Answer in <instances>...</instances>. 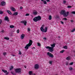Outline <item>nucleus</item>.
I'll return each mask as SVG.
<instances>
[{
    "label": "nucleus",
    "mask_w": 75,
    "mask_h": 75,
    "mask_svg": "<svg viewBox=\"0 0 75 75\" xmlns=\"http://www.w3.org/2000/svg\"><path fill=\"white\" fill-rule=\"evenodd\" d=\"M28 31H30V28H28Z\"/></svg>",
    "instance_id": "a18cd8bd"
},
{
    "label": "nucleus",
    "mask_w": 75,
    "mask_h": 75,
    "mask_svg": "<svg viewBox=\"0 0 75 75\" xmlns=\"http://www.w3.org/2000/svg\"><path fill=\"white\" fill-rule=\"evenodd\" d=\"M25 37V35L24 34H22L21 35V38L22 40H23Z\"/></svg>",
    "instance_id": "f8f14e48"
},
{
    "label": "nucleus",
    "mask_w": 75,
    "mask_h": 75,
    "mask_svg": "<svg viewBox=\"0 0 75 75\" xmlns=\"http://www.w3.org/2000/svg\"><path fill=\"white\" fill-rule=\"evenodd\" d=\"M67 8H72V6L69 5L67 6Z\"/></svg>",
    "instance_id": "473e14b6"
},
{
    "label": "nucleus",
    "mask_w": 75,
    "mask_h": 75,
    "mask_svg": "<svg viewBox=\"0 0 75 75\" xmlns=\"http://www.w3.org/2000/svg\"><path fill=\"white\" fill-rule=\"evenodd\" d=\"M49 63L50 64H52V61H50L49 62Z\"/></svg>",
    "instance_id": "c756f323"
},
{
    "label": "nucleus",
    "mask_w": 75,
    "mask_h": 75,
    "mask_svg": "<svg viewBox=\"0 0 75 75\" xmlns=\"http://www.w3.org/2000/svg\"><path fill=\"white\" fill-rule=\"evenodd\" d=\"M3 14V11H0V14Z\"/></svg>",
    "instance_id": "c85d7f7f"
},
{
    "label": "nucleus",
    "mask_w": 75,
    "mask_h": 75,
    "mask_svg": "<svg viewBox=\"0 0 75 75\" xmlns=\"http://www.w3.org/2000/svg\"><path fill=\"white\" fill-rule=\"evenodd\" d=\"M71 13L72 14H75V11H73L71 12Z\"/></svg>",
    "instance_id": "c9c22d12"
},
{
    "label": "nucleus",
    "mask_w": 75,
    "mask_h": 75,
    "mask_svg": "<svg viewBox=\"0 0 75 75\" xmlns=\"http://www.w3.org/2000/svg\"><path fill=\"white\" fill-rule=\"evenodd\" d=\"M63 4H65V3H66V1H63Z\"/></svg>",
    "instance_id": "e433bc0d"
},
{
    "label": "nucleus",
    "mask_w": 75,
    "mask_h": 75,
    "mask_svg": "<svg viewBox=\"0 0 75 75\" xmlns=\"http://www.w3.org/2000/svg\"><path fill=\"white\" fill-rule=\"evenodd\" d=\"M1 58H0V59H1Z\"/></svg>",
    "instance_id": "052dcab7"
},
{
    "label": "nucleus",
    "mask_w": 75,
    "mask_h": 75,
    "mask_svg": "<svg viewBox=\"0 0 75 75\" xmlns=\"http://www.w3.org/2000/svg\"><path fill=\"white\" fill-rule=\"evenodd\" d=\"M63 48L66 49H68V47L67 46H65L63 47Z\"/></svg>",
    "instance_id": "6ab92c4d"
},
{
    "label": "nucleus",
    "mask_w": 75,
    "mask_h": 75,
    "mask_svg": "<svg viewBox=\"0 0 75 75\" xmlns=\"http://www.w3.org/2000/svg\"><path fill=\"white\" fill-rule=\"evenodd\" d=\"M25 16H29V14H26Z\"/></svg>",
    "instance_id": "de8ad7c7"
},
{
    "label": "nucleus",
    "mask_w": 75,
    "mask_h": 75,
    "mask_svg": "<svg viewBox=\"0 0 75 75\" xmlns=\"http://www.w3.org/2000/svg\"><path fill=\"white\" fill-rule=\"evenodd\" d=\"M47 55L49 56L50 57H51V58H53L54 57V56L53 54H52L50 52H48L47 53Z\"/></svg>",
    "instance_id": "0eeeda50"
},
{
    "label": "nucleus",
    "mask_w": 75,
    "mask_h": 75,
    "mask_svg": "<svg viewBox=\"0 0 75 75\" xmlns=\"http://www.w3.org/2000/svg\"><path fill=\"white\" fill-rule=\"evenodd\" d=\"M51 19H52V16H51L50 15L49 17V19L50 20Z\"/></svg>",
    "instance_id": "aec40b11"
},
{
    "label": "nucleus",
    "mask_w": 75,
    "mask_h": 75,
    "mask_svg": "<svg viewBox=\"0 0 75 75\" xmlns=\"http://www.w3.org/2000/svg\"><path fill=\"white\" fill-rule=\"evenodd\" d=\"M71 23H73V22H74V21L71 20Z\"/></svg>",
    "instance_id": "8fccbe9b"
},
{
    "label": "nucleus",
    "mask_w": 75,
    "mask_h": 75,
    "mask_svg": "<svg viewBox=\"0 0 75 75\" xmlns=\"http://www.w3.org/2000/svg\"><path fill=\"white\" fill-rule=\"evenodd\" d=\"M58 38H60V37L59 36V37H58Z\"/></svg>",
    "instance_id": "13d9d810"
},
{
    "label": "nucleus",
    "mask_w": 75,
    "mask_h": 75,
    "mask_svg": "<svg viewBox=\"0 0 75 75\" xmlns=\"http://www.w3.org/2000/svg\"><path fill=\"white\" fill-rule=\"evenodd\" d=\"M44 0H41V1H43Z\"/></svg>",
    "instance_id": "4d7b16f0"
},
{
    "label": "nucleus",
    "mask_w": 75,
    "mask_h": 75,
    "mask_svg": "<svg viewBox=\"0 0 75 75\" xmlns=\"http://www.w3.org/2000/svg\"><path fill=\"white\" fill-rule=\"evenodd\" d=\"M13 67L12 66H11V67H10V70H12V69H13Z\"/></svg>",
    "instance_id": "5701e85b"
},
{
    "label": "nucleus",
    "mask_w": 75,
    "mask_h": 75,
    "mask_svg": "<svg viewBox=\"0 0 75 75\" xmlns=\"http://www.w3.org/2000/svg\"><path fill=\"white\" fill-rule=\"evenodd\" d=\"M21 23H23V24H24L25 25H26L27 24V22L25 21H21Z\"/></svg>",
    "instance_id": "9d476101"
},
{
    "label": "nucleus",
    "mask_w": 75,
    "mask_h": 75,
    "mask_svg": "<svg viewBox=\"0 0 75 75\" xmlns=\"http://www.w3.org/2000/svg\"><path fill=\"white\" fill-rule=\"evenodd\" d=\"M32 73H33L32 72V71H30L29 72V75H31V74H32Z\"/></svg>",
    "instance_id": "412c9836"
},
{
    "label": "nucleus",
    "mask_w": 75,
    "mask_h": 75,
    "mask_svg": "<svg viewBox=\"0 0 75 75\" xmlns=\"http://www.w3.org/2000/svg\"><path fill=\"white\" fill-rule=\"evenodd\" d=\"M41 20V17L40 16H38L37 17H35L33 19V20L35 21V22H37L38 21H40Z\"/></svg>",
    "instance_id": "20e7f679"
},
{
    "label": "nucleus",
    "mask_w": 75,
    "mask_h": 75,
    "mask_svg": "<svg viewBox=\"0 0 75 75\" xmlns=\"http://www.w3.org/2000/svg\"><path fill=\"white\" fill-rule=\"evenodd\" d=\"M7 54L6 52H4L3 53V55H4V56H5Z\"/></svg>",
    "instance_id": "cd10ccee"
},
{
    "label": "nucleus",
    "mask_w": 75,
    "mask_h": 75,
    "mask_svg": "<svg viewBox=\"0 0 75 75\" xmlns=\"http://www.w3.org/2000/svg\"><path fill=\"white\" fill-rule=\"evenodd\" d=\"M15 71L16 73H20L21 72V69L20 68L16 69Z\"/></svg>",
    "instance_id": "423d86ee"
},
{
    "label": "nucleus",
    "mask_w": 75,
    "mask_h": 75,
    "mask_svg": "<svg viewBox=\"0 0 75 75\" xmlns=\"http://www.w3.org/2000/svg\"><path fill=\"white\" fill-rule=\"evenodd\" d=\"M14 26L13 25H11L10 26V28H14Z\"/></svg>",
    "instance_id": "4be33fe9"
},
{
    "label": "nucleus",
    "mask_w": 75,
    "mask_h": 75,
    "mask_svg": "<svg viewBox=\"0 0 75 75\" xmlns=\"http://www.w3.org/2000/svg\"><path fill=\"white\" fill-rule=\"evenodd\" d=\"M1 4L2 6H4L6 5V2L4 1H3L1 2Z\"/></svg>",
    "instance_id": "9b49d317"
},
{
    "label": "nucleus",
    "mask_w": 75,
    "mask_h": 75,
    "mask_svg": "<svg viewBox=\"0 0 75 75\" xmlns=\"http://www.w3.org/2000/svg\"><path fill=\"white\" fill-rule=\"evenodd\" d=\"M72 69H73L72 67H70L69 68V71H71V70H72Z\"/></svg>",
    "instance_id": "f704fd0d"
},
{
    "label": "nucleus",
    "mask_w": 75,
    "mask_h": 75,
    "mask_svg": "<svg viewBox=\"0 0 75 75\" xmlns=\"http://www.w3.org/2000/svg\"><path fill=\"white\" fill-rule=\"evenodd\" d=\"M23 7L22 6H21L20 7V9L22 10V9H23Z\"/></svg>",
    "instance_id": "ea45409f"
},
{
    "label": "nucleus",
    "mask_w": 75,
    "mask_h": 75,
    "mask_svg": "<svg viewBox=\"0 0 75 75\" xmlns=\"http://www.w3.org/2000/svg\"><path fill=\"white\" fill-rule=\"evenodd\" d=\"M34 48L35 49V47H33V49H34Z\"/></svg>",
    "instance_id": "864d4df0"
},
{
    "label": "nucleus",
    "mask_w": 75,
    "mask_h": 75,
    "mask_svg": "<svg viewBox=\"0 0 75 75\" xmlns=\"http://www.w3.org/2000/svg\"><path fill=\"white\" fill-rule=\"evenodd\" d=\"M7 12L9 14H10V15H11V14H12V13H11V11H10L9 10H7Z\"/></svg>",
    "instance_id": "4468645a"
},
{
    "label": "nucleus",
    "mask_w": 75,
    "mask_h": 75,
    "mask_svg": "<svg viewBox=\"0 0 75 75\" xmlns=\"http://www.w3.org/2000/svg\"><path fill=\"white\" fill-rule=\"evenodd\" d=\"M1 32H2V33H4V30H2Z\"/></svg>",
    "instance_id": "09e8293b"
},
{
    "label": "nucleus",
    "mask_w": 75,
    "mask_h": 75,
    "mask_svg": "<svg viewBox=\"0 0 75 75\" xmlns=\"http://www.w3.org/2000/svg\"><path fill=\"white\" fill-rule=\"evenodd\" d=\"M44 40H47V38H43Z\"/></svg>",
    "instance_id": "3c124183"
},
{
    "label": "nucleus",
    "mask_w": 75,
    "mask_h": 75,
    "mask_svg": "<svg viewBox=\"0 0 75 75\" xmlns=\"http://www.w3.org/2000/svg\"><path fill=\"white\" fill-rule=\"evenodd\" d=\"M12 56H13V57H14V56H15V55H14V54H13V55H12Z\"/></svg>",
    "instance_id": "5fc2aeb1"
},
{
    "label": "nucleus",
    "mask_w": 75,
    "mask_h": 75,
    "mask_svg": "<svg viewBox=\"0 0 75 75\" xmlns=\"http://www.w3.org/2000/svg\"><path fill=\"white\" fill-rule=\"evenodd\" d=\"M5 20L6 21H7L8 22L10 21V20H9V18H8V17L7 16H6L5 18Z\"/></svg>",
    "instance_id": "6e6552de"
},
{
    "label": "nucleus",
    "mask_w": 75,
    "mask_h": 75,
    "mask_svg": "<svg viewBox=\"0 0 75 75\" xmlns=\"http://www.w3.org/2000/svg\"><path fill=\"white\" fill-rule=\"evenodd\" d=\"M75 31V28L73 30H71V33H74V32Z\"/></svg>",
    "instance_id": "b1692460"
},
{
    "label": "nucleus",
    "mask_w": 75,
    "mask_h": 75,
    "mask_svg": "<svg viewBox=\"0 0 75 75\" xmlns=\"http://www.w3.org/2000/svg\"><path fill=\"white\" fill-rule=\"evenodd\" d=\"M69 12L67 11L66 12L65 10H62L61 11L60 13V14H61V15H63V16H64V17H67V16H68L69 15Z\"/></svg>",
    "instance_id": "f257e3e1"
},
{
    "label": "nucleus",
    "mask_w": 75,
    "mask_h": 75,
    "mask_svg": "<svg viewBox=\"0 0 75 75\" xmlns=\"http://www.w3.org/2000/svg\"><path fill=\"white\" fill-rule=\"evenodd\" d=\"M74 56H75V54Z\"/></svg>",
    "instance_id": "e2e57ef3"
},
{
    "label": "nucleus",
    "mask_w": 75,
    "mask_h": 75,
    "mask_svg": "<svg viewBox=\"0 0 75 75\" xmlns=\"http://www.w3.org/2000/svg\"><path fill=\"white\" fill-rule=\"evenodd\" d=\"M6 75H8V74L9 73V72H7H7H6Z\"/></svg>",
    "instance_id": "37998d69"
},
{
    "label": "nucleus",
    "mask_w": 75,
    "mask_h": 75,
    "mask_svg": "<svg viewBox=\"0 0 75 75\" xmlns=\"http://www.w3.org/2000/svg\"><path fill=\"white\" fill-rule=\"evenodd\" d=\"M66 65H68V62H67V63H66Z\"/></svg>",
    "instance_id": "603ef678"
},
{
    "label": "nucleus",
    "mask_w": 75,
    "mask_h": 75,
    "mask_svg": "<svg viewBox=\"0 0 75 75\" xmlns=\"http://www.w3.org/2000/svg\"><path fill=\"white\" fill-rule=\"evenodd\" d=\"M44 25H43L42 26V27L40 28V30L42 32H44L46 33L47 31V27H45V29H44Z\"/></svg>",
    "instance_id": "7ed1b4c3"
},
{
    "label": "nucleus",
    "mask_w": 75,
    "mask_h": 75,
    "mask_svg": "<svg viewBox=\"0 0 75 75\" xmlns=\"http://www.w3.org/2000/svg\"><path fill=\"white\" fill-rule=\"evenodd\" d=\"M24 67L25 68H27V67H26V66H24Z\"/></svg>",
    "instance_id": "6e6d98bb"
},
{
    "label": "nucleus",
    "mask_w": 75,
    "mask_h": 75,
    "mask_svg": "<svg viewBox=\"0 0 75 75\" xmlns=\"http://www.w3.org/2000/svg\"><path fill=\"white\" fill-rule=\"evenodd\" d=\"M37 11L33 12V14L34 15H37Z\"/></svg>",
    "instance_id": "f3484780"
},
{
    "label": "nucleus",
    "mask_w": 75,
    "mask_h": 75,
    "mask_svg": "<svg viewBox=\"0 0 75 75\" xmlns=\"http://www.w3.org/2000/svg\"><path fill=\"white\" fill-rule=\"evenodd\" d=\"M51 46L52 47V48H54V47H55V44L54 43L53 44L51 45Z\"/></svg>",
    "instance_id": "2eb2a0df"
},
{
    "label": "nucleus",
    "mask_w": 75,
    "mask_h": 75,
    "mask_svg": "<svg viewBox=\"0 0 75 75\" xmlns=\"http://www.w3.org/2000/svg\"><path fill=\"white\" fill-rule=\"evenodd\" d=\"M63 20H64L65 21H67V19L66 18H63Z\"/></svg>",
    "instance_id": "2f4dec72"
},
{
    "label": "nucleus",
    "mask_w": 75,
    "mask_h": 75,
    "mask_svg": "<svg viewBox=\"0 0 75 75\" xmlns=\"http://www.w3.org/2000/svg\"><path fill=\"white\" fill-rule=\"evenodd\" d=\"M2 71L4 73H6V72H7V70H4V69H2Z\"/></svg>",
    "instance_id": "a211bd4d"
},
{
    "label": "nucleus",
    "mask_w": 75,
    "mask_h": 75,
    "mask_svg": "<svg viewBox=\"0 0 75 75\" xmlns=\"http://www.w3.org/2000/svg\"><path fill=\"white\" fill-rule=\"evenodd\" d=\"M57 18H58V17H57Z\"/></svg>",
    "instance_id": "680f3d73"
},
{
    "label": "nucleus",
    "mask_w": 75,
    "mask_h": 75,
    "mask_svg": "<svg viewBox=\"0 0 75 75\" xmlns=\"http://www.w3.org/2000/svg\"><path fill=\"white\" fill-rule=\"evenodd\" d=\"M39 67H40V66H39V65H38V64H36L35 66V68L36 69H38V68H39Z\"/></svg>",
    "instance_id": "1a4fd4ad"
},
{
    "label": "nucleus",
    "mask_w": 75,
    "mask_h": 75,
    "mask_svg": "<svg viewBox=\"0 0 75 75\" xmlns=\"http://www.w3.org/2000/svg\"><path fill=\"white\" fill-rule=\"evenodd\" d=\"M18 14V12H15L13 14V16H17Z\"/></svg>",
    "instance_id": "dca6fc26"
},
{
    "label": "nucleus",
    "mask_w": 75,
    "mask_h": 75,
    "mask_svg": "<svg viewBox=\"0 0 75 75\" xmlns=\"http://www.w3.org/2000/svg\"><path fill=\"white\" fill-rule=\"evenodd\" d=\"M4 38L5 40H9V38H8L7 37H5Z\"/></svg>",
    "instance_id": "bb28decb"
},
{
    "label": "nucleus",
    "mask_w": 75,
    "mask_h": 75,
    "mask_svg": "<svg viewBox=\"0 0 75 75\" xmlns=\"http://www.w3.org/2000/svg\"><path fill=\"white\" fill-rule=\"evenodd\" d=\"M47 2H50V0H46Z\"/></svg>",
    "instance_id": "49530a36"
},
{
    "label": "nucleus",
    "mask_w": 75,
    "mask_h": 75,
    "mask_svg": "<svg viewBox=\"0 0 75 75\" xmlns=\"http://www.w3.org/2000/svg\"><path fill=\"white\" fill-rule=\"evenodd\" d=\"M73 64H74V63L73 62H72L70 64V65H73Z\"/></svg>",
    "instance_id": "58836bf2"
},
{
    "label": "nucleus",
    "mask_w": 75,
    "mask_h": 75,
    "mask_svg": "<svg viewBox=\"0 0 75 75\" xmlns=\"http://www.w3.org/2000/svg\"><path fill=\"white\" fill-rule=\"evenodd\" d=\"M38 46L39 47H40L41 46V44L39 43H38Z\"/></svg>",
    "instance_id": "72a5a7b5"
},
{
    "label": "nucleus",
    "mask_w": 75,
    "mask_h": 75,
    "mask_svg": "<svg viewBox=\"0 0 75 75\" xmlns=\"http://www.w3.org/2000/svg\"><path fill=\"white\" fill-rule=\"evenodd\" d=\"M56 75H57V74H56Z\"/></svg>",
    "instance_id": "0e129e2a"
},
{
    "label": "nucleus",
    "mask_w": 75,
    "mask_h": 75,
    "mask_svg": "<svg viewBox=\"0 0 75 75\" xmlns=\"http://www.w3.org/2000/svg\"><path fill=\"white\" fill-rule=\"evenodd\" d=\"M43 3H44V4H47V2H46V1H43Z\"/></svg>",
    "instance_id": "7c9ffc66"
},
{
    "label": "nucleus",
    "mask_w": 75,
    "mask_h": 75,
    "mask_svg": "<svg viewBox=\"0 0 75 75\" xmlns=\"http://www.w3.org/2000/svg\"><path fill=\"white\" fill-rule=\"evenodd\" d=\"M46 48L47 49H49V52H53V51H54V48H53L51 47H46Z\"/></svg>",
    "instance_id": "39448f33"
},
{
    "label": "nucleus",
    "mask_w": 75,
    "mask_h": 75,
    "mask_svg": "<svg viewBox=\"0 0 75 75\" xmlns=\"http://www.w3.org/2000/svg\"><path fill=\"white\" fill-rule=\"evenodd\" d=\"M19 55H21V51L19 52Z\"/></svg>",
    "instance_id": "79ce46f5"
},
{
    "label": "nucleus",
    "mask_w": 75,
    "mask_h": 75,
    "mask_svg": "<svg viewBox=\"0 0 75 75\" xmlns=\"http://www.w3.org/2000/svg\"><path fill=\"white\" fill-rule=\"evenodd\" d=\"M2 23V20L0 19V24Z\"/></svg>",
    "instance_id": "a19ab883"
},
{
    "label": "nucleus",
    "mask_w": 75,
    "mask_h": 75,
    "mask_svg": "<svg viewBox=\"0 0 75 75\" xmlns=\"http://www.w3.org/2000/svg\"><path fill=\"white\" fill-rule=\"evenodd\" d=\"M1 6V4H0V6Z\"/></svg>",
    "instance_id": "bf43d9fd"
},
{
    "label": "nucleus",
    "mask_w": 75,
    "mask_h": 75,
    "mask_svg": "<svg viewBox=\"0 0 75 75\" xmlns=\"http://www.w3.org/2000/svg\"><path fill=\"white\" fill-rule=\"evenodd\" d=\"M66 59L67 60H68H68H70V58H69V57H67V58H66Z\"/></svg>",
    "instance_id": "a878e982"
},
{
    "label": "nucleus",
    "mask_w": 75,
    "mask_h": 75,
    "mask_svg": "<svg viewBox=\"0 0 75 75\" xmlns=\"http://www.w3.org/2000/svg\"><path fill=\"white\" fill-rule=\"evenodd\" d=\"M32 44H33V41L31 40H29V43L25 47V49H26V50H28V49L29 47H30L31 45H32Z\"/></svg>",
    "instance_id": "f03ea898"
},
{
    "label": "nucleus",
    "mask_w": 75,
    "mask_h": 75,
    "mask_svg": "<svg viewBox=\"0 0 75 75\" xmlns=\"http://www.w3.org/2000/svg\"><path fill=\"white\" fill-rule=\"evenodd\" d=\"M10 8L12 11H16V9H15L13 7H10Z\"/></svg>",
    "instance_id": "ddd939ff"
},
{
    "label": "nucleus",
    "mask_w": 75,
    "mask_h": 75,
    "mask_svg": "<svg viewBox=\"0 0 75 75\" xmlns=\"http://www.w3.org/2000/svg\"><path fill=\"white\" fill-rule=\"evenodd\" d=\"M60 22L61 23V24H64V22L61 21H60Z\"/></svg>",
    "instance_id": "c03bdc74"
},
{
    "label": "nucleus",
    "mask_w": 75,
    "mask_h": 75,
    "mask_svg": "<svg viewBox=\"0 0 75 75\" xmlns=\"http://www.w3.org/2000/svg\"><path fill=\"white\" fill-rule=\"evenodd\" d=\"M20 32V31H19V29H18L17 31V33H19Z\"/></svg>",
    "instance_id": "4c0bfd02"
},
{
    "label": "nucleus",
    "mask_w": 75,
    "mask_h": 75,
    "mask_svg": "<svg viewBox=\"0 0 75 75\" xmlns=\"http://www.w3.org/2000/svg\"><path fill=\"white\" fill-rule=\"evenodd\" d=\"M64 51H65V50H63L60 52V53H63V52H64Z\"/></svg>",
    "instance_id": "393cba45"
}]
</instances>
